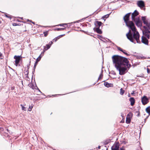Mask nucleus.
Returning <instances> with one entry per match:
<instances>
[{"label": "nucleus", "mask_w": 150, "mask_h": 150, "mask_svg": "<svg viewBox=\"0 0 150 150\" xmlns=\"http://www.w3.org/2000/svg\"><path fill=\"white\" fill-rule=\"evenodd\" d=\"M131 13L127 14L124 17L123 19L126 25L129 27L132 30V32L129 30V32L126 35L127 38L131 42L134 43H140L139 40V34L138 32L137 31L135 27L134 24L131 21H129V18Z\"/></svg>", "instance_id": "1"}, {"label": "nucleus", "mask_w": 150, "mask_h": 150, "mask_svg": "<svg viewBox=\"0 0 150 150\" xmlns=\"http://www.w3.org/2000/svg\"><path fill=\"white\" fill-rule=\"evenodd\" d=\"M113 64L117 70L119 71V74L122 75L126 73L127 68L130 67L127 59L118 55H114L112 57Z\"/></svg>", "instance_id": "2"}, {"label": "nucleus", "mask_w": 150, "mask_h": 150, "mask_svg": "<svg viewBox=\"0 0 150 150\" xmlns=\"http://www.w3.org/2000/svg\"><path fill=\"white\" fill-rule=\"evenodd\" d=\"M139 14L138 12L136 10H135L132 14V20L135 22L137 26L140 27L142 26V22L140 20L139 17L137 16Z\"/></svg>", "instance_id": "3"}, {"label": "nucleus", "mask_w": 150, "mask_h": 150, "mask_svg": "<svg viewBox=\"0 0 150 150\" xmlns=\"http://www.w3.org/2000/svg\"><path fill=\"white\" fill-rule=\"evenodd\" d=\"M22 57L21 55L17 56L15 55L14 57V59H15V65L17 67L18 66H20V65L19 64V63L22 59Z\"/></svg>", "instance_id": "4"}, {"label": "nucleus", "mask_w": 150, "mask_h": 150, "mask_svg": "<svg viewBox=\"0 0 150 150\" xmlns=\"http://www.w3.org/2000/svg\"><path fill=\"white\" fill-rule=\"evenodd\" d=\"M142 19L144 23L147 27V28L149 30L150 29V23L148 20L146 19V17L142 16Z\"/></svg>", "instance_id": "5"}, {"label": "nucleus", "mask_w": 150, "mask_h": 150, "mask_svg": "<svg viewBox=\"0 0 150 150\" xmlns=\"http://www.w3.org/2000/svg\"><path fill=\"white\" fill-rule=\"evenodd\" d=\"M119 146L120 144L119 143H115L111 147L112 150H118Z\"/></svg>", "instance_id": "6"}, {"label": "nucleus", "mask_w": 150, "mask_h": 150, "mask_svg": "<svg viewBox=\"0 0 150 150\" xmlns=\"http://www.w3.org/2000/svg\"><path fill=\"white\" fill-rule=\"evenodd\" d=\"M137 5L138 7L141 8L145 6L144 2L142 0L138 1L137 2Z\"/></svg>", "instance_id": "7"}, {"label": "nucleus", "mask_w": 150, "mask_h": 150, "mask_svg": "<svg viewBox=\"0 0 150 150\" xmlns=\"http://www.w3.org/2000/svg\"><path fill=\"white\" fill-rule=\"evenodd\" d=\"M142 101L143 104L144 105L148 102L149 99L146 96H144L142 98Z\"/></svg>", "instance_id": "8"}, {"label": "nucleus", "mask_w": 150, "mask_h": 150, "mask_svg": "<svg viewBox=\"0 0 150 150\" xmlns=\"http://www.w3.org/2000/svg\"><path fill=\"white\" fill-rule=\"evenodd\" d=\"M150 31L149 30H146L145 31H143V34L144 35L146 36L147 38H149V34Z\"/></svg>", "instance_id": "9"}, {"label": "nucleus", "mask_w": 150, "mask_h": 150, "mask_svg": "<svg viewBox=\"0 0 150 150\" xmlns=\"http://www.w3.org/2000/svg\"><path fill=\"white\" fill-rule=\"evenodd\" d=\"M142 43L146 45H148V40L144 36H142Z\"/></svg>", "instance_id": "10"}, {"label": "nucleus", "mask_w": 150, "mask_h": 150, "mask_svg": "<svg viewBox=\"0 0 150 150\" xmlns=\"http://www.w3.org/2000/svg\"><path fill=\"white\" fill-rule=\"evenodd\" d=\"M132 115V113H130L128 114L126 117V123L127 124L129 123L131 121V119L130 116Z\"/></svg>", "instance_id": "11"}, {"label": "nucleus", "mask_w": 150, "mask_h": 150, "mask_svg": "<svg viewBox=\"0 0 150 150\" xmlns=\"http://www.w3.org/2000/svg\"><path fill=\"white\" fill-rule=\"evenodd\" d=\"M129 101L130 102L131 105H133L135 102L134 99L133 98H131L129 99Z\"/></svg>", "instance_id": "12"}, {"label": "nucleus", "mask_w": 150, "mask_h": 150, "mask_svg": "<svg viewBox=\"0 0 150 150\" xmlns=\"http://www.w3.org/2000/svg\"><path fill=\"white\" fill-rule=\"evenodd\" d=\"M96 32L99 34H101L102 33V31L100 29V28L99 27L96 28Z\"/></svg>", "instance_id": "13"}, {"label": "nucleus", "mask_w": 150, "mask_h": 150, "mask_svg": "<svg viewBox=\"0 0 150 150\" xmlns=\"http://www.w3.org/2000/svg\"><path fill=\"white\" fill-rule=\"evenodd\" d=\"M50 47V45H47L46 46L44 47V49L45 50H47L49 49Z\"/></svg>", "instance_id": "14"}, {"label": "nucleus", "mask_w": 150, "mask_h": 150, "mask_svg": "<svg viewBox=\"0 0 150 150\" xmlns=\"http://www.w3.org/2000/svg\"><path fill=\"white\" fill-rule=\"evenodd\" d=\"M146 112L148 113L149 115H150V106L147 107L146 109Z\"/></svg>", "instance_id": "15"}, {"label": "nucleus", "mask_w": 150, "mask_h": 150, "mask_svg": "<svg viewBox=\"0 0 150 150\" xmlns=\"http://www.w3.org/2000/svg\"><path fill=\"white\" fill-rule=\"evenodd\" d=\"M104 85L107 87H109L110 86V84L107 82H105L104 83Z\"/></svg>", "instance_id": "16"}, {"label": "nucleus", "mask_w": 150, "mask_h": 150, "mask_svg": "<svg viewBox=\"0 0 150 150\" xmlns=\"http://www.w3.org/2000/svg\"><path fill=\"white\" fill-rule=\"evenodd\" d=\"M124 92H125V91L123 90L122 89V88H121L120 89V94L121 95H123V94L124 93Z\"/></svg>", "instance_id": "17"}, {"label": "nucleus", "mask_w": 150, "mask_h": 150, "mask_svg": "<svg viewBox=\"0 0 150 150\" xmlns=\"http://www.w3.org/2000/svg\"><path fill=\"white\" fill-rule=\"evenodd\" d=\"M96 22L98 26V27H99L100 28V26L102 24V22H101L98 21H96Z\"/></svg>", "instance_id": "18"}, {"label": "nucleus", "mask_w": 150, "mask_h": 150, "mask_svg": "<svg viewBox=\"0 0 150 150\" xmlns=\"http://www.w3.org/2000/svg\"><path fill=\"white\" fill-rule=\"evenodd\" d=\"M4 14H5V16L6 17L9 18L10 19L11 18V16L7 14L6 13H5Z\"/></svg>", "instance_id": "19"}, {"label": "nucleus", "mask_w": 150, "mask_h": 150, "mask_svg": "<svg viewBox=\"0 0 150 150\" xmlns=\"http://www.w3.org/2000/svg\"><path fill=\"white\" fill-rule=\"evenodd\" d=\"M33 108V106L29 105V108L28 109V110L29 111H31L32 110Z\"/></svg>", "instance_id": "20"}, {"label": "nucleus", "mask_w": 150, "mask_h": 150, "mask_svg": "<svg viewBox=\"0 0 150 150\" xmlns=\"http://www.w3.org/2000/svg\"><path fill=\"white\" fill-rule=\"evenodd\" d=\"M21 109L22 110L26 111V108L23 106L22 104L21 105Z\"/></svg>", "instance_id": "21"}, {"label": "nucleus", "mask_w": 150, "mask_h": 150, "mask_svg": "<svg viewBox=\"0 0 150 150\" xmlns=\"http://www.w3.org/2000/svg\"><path fill=\"white\" fill-rule=\"evenodd\" d=\"M65 29V28H56L55 29V30H56L57 31H61L63 30H64Z\"/></svg>", "instance_id": "22"}, {"label": "nucleus", "mask_w": 150, "mask_h": 150, "mask_svg": "<svg viewBox=\"0 0 150 150\" xmlns=\"http://www.w3.org/2000/svg\"><path fill=\"white\" fill-rule=\"evenodd\" d=\"M67 25V23H62V24H60L59 25H56V26H58L59 25L60 26H64V25Z\"/></svg>", "instance_id": "23"}, {"label": "nucleus", "mask_w": 150, "mask_h": 150, "mask_svg": "<svg viewBox=\"0 0 150 150\" xmlns=\"http://www.w3.org/2000/svg\"><path fill=\"white\" fill-rule=\"evenodd\" d=\"M28 68H27V70L25 71L24 72V73L25 74V75H27L28 74Z\"/></svg>", "instance_id": "24"}, {"label": "nucleus", "mask_w": 150, "mask_h": 150, "mask_svg": "<svg viewBox=\"0 0 150 150\" xmlns=\"http://www.w3.org/2000/svg\"><path fill=\"white\" fill-rule=\"evenodd\" d=\"M48 31H46L45 32H44L43 33L44 34V36L45 37H46L47 36L48 34Z\"/></svg>", "instance_id": "25"}, {"label": "nucleus", "mask_w": 150, "mask_h": 150, "mask_svg": "<svg viewBox=\"0 0 150 150\" xmlns=\"http://www.w3.org/2000/svg\"><path fill=\"white\" fill-rule=\"evenodd\" d=\"M59 36H57V37L55 38L54 39V40L55 42H56L60 38Z\"/></svg>", "instance_id": "26"}, {"label": "nucleus", "mask_w": 150, "mask_h": 150, "mask_svg": "<svg viewBox=\"0 0 150 150\" xmlns=\"http://www.w3.org/2000/svg\"><path fill=\"white\" fill-rule=\"evenodd\" d=\"M122 52H123L124 54L126 55L127 56H129V54L125 52L126 51L125 50H123L122 51Z\"/></svg>", "instance_id": "27"}, {"label": "nucleus", "mask_w": 150, "mask_h": 150, "mask_svg": "<svg viewBox=\"0 0 150 150\" xmlns=\"http://www.w3.org/2000/svg\"><path fill=\"white\" fill-rule=\"evenodd\" d=\"M103 76V75L102 72L101 74L100 75V76L98 78V80H100V79H101Z\"/></svg>", "instance_id": "28"}, {"label": "nucleus", "mask_w": 150, "mask_h": 150, "mask_svg": "<svg viewBox=\"0 0 150 150\" xmlns=\"http://www.w3.org/2000/svg\"><path fill=\"white\" fill-rule=\"evenodd\" d=\"M117 49L119 50V51H122V50H122L121 48H120V47H117Z\"/></svg>", "instance_id": "29"}, {"label": "nucleus", "mask_w": 150, "mask_h": 150, "mask_svg": "<svg viewBox=\"0 0 150 150\" xmlns=\"http://www.w3.org/2000/svg\"><path fill=\"white\" fill-rule=\"evenodd\" d=\"M118 150H125V147L124 146H122L120 149L119 148Z\"/></svg>", "instance_id": "30"}, {"label": "nucleus", "mask_w": 150, "mask_h": 150, "mask_svg": "<svg viewBox=\"0 0 150 150\" xmlns=\"http://www.w3.org/2000/svg\"><path fill=\"white\" fill-rule=\"evenodd\" d=\"M41 59L38 57L37 59H36V63H38V62H39Z\"/></svg>", "instance_id": "31"}, {"label": "nucleus", "mask_w": 150, "mask_h": 150, "mask_svg": "<svg viewBox=\"0 0 150 150\" xmlns=\"http://www.w3.org/2000/svg\"><path fill=\"white\" fill-rule=\"evenodd\" d=\"M109 16V15H106L104 16H103V18H107Z\"/></svg>", "instance_id": "32"}, {"label": "nucleus", "mask_w": 150, "mask_h": 150, "mask_svg": "<svg viewBox=\"0 0 150 150\" xmlns=\"http://www.w3.org/2000/svg\"><path fill=\"white\" fill-rule=\"evenodd\" d=\"M3 57L2 56V54L0 53V59H3Z\"/></svg>", "instance_id": "33"}, {"label": "nucleus", "mask_w": 150, "mask_h": 150, "mask_svg": "<svg viewBox=\"0 0 150 150\" xmlns=\"http://www.w3.org/2000/svg\"><path fill=\"white\" fill-rule=\"evenodd\" d=\"M43 55V54H41L39 56V57H38V58H40V59H41V58L42 57Z\"/></svg>", "instance_id": "34"}, {"label": "nucleus", "mask_w": 150, "mask_h": 150, "mask_svg": "<svg viewBox=\"0 0 150 150\" xmlns=\"http://www.w3.org/2000/svg\"><path fill=\"white\" fill-rule=\"evenodd\" d=\"M147 72L148 73H150V69L149 68L147 69Z\"/></svg>", "instance_id": "35"}, {"label": "nucleus", "mask_w": 150, "mask_h": 150, "mask_svg": "<svg viewBox=\"0 0 150 150\" xmlns=\"http://www.w3.org/2000/svg\"><path fill=\"white\" fill-rule=\"evenodd\" d=\"M98 38L100 39L101 38H102V36L101 35H98Z\"/></svg>", "instance_id": "36"}, {"label": "nucleus", "mask_w": 150, "mask_h": 150, "mask_svg": "<svg viewBox=\"0 0 150 150\" xmlns=\"http://www.w3.org/2000/svg\"><path fill=\"white\" fill-rule=\"evenodd\" d=\"M52 43L53 42L52 41H50L48 45H49L51 46Z\"/></svg>", "instance_id": "37"}, {"label": "nucleus", "mask_w": 150, "mask_h": 150, "mask_svg": "<svg viewBox=\"0 0 150 150\" xmlns=\"http://www.w3.org/2000/svg\"><path fill=\"white\" fill-rule=\"evenodd\" d=\"M64 34H63V35H60L59 36V37L60 38H61V37H63V36H64Z\"/></svg>", "instance_id": "38"}, {"label": "nucleus", "mask_w": 150, "mask_h": 150, "mask_svg": "<svg viewBox=\"0 0 150 150\" xmlns=\"http://www.w3.org/2000/svg\"><path fill=\"white\" fill-rule=\"evenodd\" d=\"M46 50H44H44L41 53V54H44V53L45 52Z\"/></svg>", "instance_id": "39"}, {"label": "nucleus", "mask_w": 150, "mask_h": 150, "mask_svg": "<svg viewBox=\"0 0 150 150\" xmlns=\"http://www.w3.org/2000/svg\"><path fill=\"white\" fill-rule=\"evenodd\" d=\"M38 63H36V61L35 62V63L34 64V67H35L36 66L37 64Z\"/></svg>", "instance_id": "40"}, {"label": "nucleus", "mask_w": 150, "mask_h": 150, "mask_svg": "<svg viewBox=\"0 0 150 150\" xmlns=\"http://www.w3.org/2000/svg\"><path fill=\"white\" fill-rule=\"evenodd\" d=\"M122 144H126V142L125 141H123L122 143Z\"/></svg>", "instance_id": "41"}, {"label": "nucleus", "mask_w": 150, "mask_h": 150, "mask_svg": "<svg viewBox=\"0 0 150 150\" xmlns=\"http://www.w3.org/2000/svg\"><path fill=\"white\" fill-rule=\"evenodd\" d=\"M98 148L99 149H100V146H98Z\"/></svg>", "instance_id": "42"}, {"label": "nucleus", "mask_w": 150, "mask_h": 150, "mask_svg": "<svg viewBox=\"0 0 150 150\" xmlns=\"http://www.w3.org/2000/svg\"><path fill=\"white\" fill-rule=\"evenodd\" d=\"M14 24L13 25H16V23H14Z\"/></svg>", "instance_id": "43"}, {"label": "nucleus", "mask_w": 150, "mask_h": 150, "mask_svg": "<svg viewBox=\"0 0 150 150\" xmlns=\"http://www.w3.org/2000/svg\"><path fill=\"white\" fill-rule=\"evenodd\" d=\"M39 91L40 92V93H42V92L40 90Z\"/></svg>", "instance_id": "44"}]
</instances>
